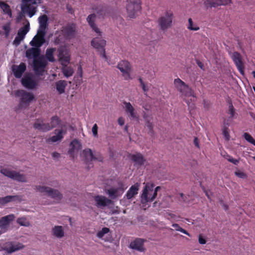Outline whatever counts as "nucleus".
Returning <instances> with one entry per match:
<instances>
[{
	"mask_svg": "<svg viewBox=\"0 0 255 255\" xmlns=\"http://www.w3.org/2000/svg\"><path fill=\"white\" fill-rule=\"evenodd\" d=\"M26 69V64L24 63H21L18 66H14L12 67V71L16 78H20L25 71Z\"/></svg>",
	"mask_w": 255,
	"mask_h": 255,
	"instance_id": "22",
	"label": "nucleus"
},
{
	"mask_svg": "<svg viewBox=\"0 0 255 255\" xmlns=\"http://www.w3.org/2000/svg\"><path fill=\"white\" fill-rule=\"evenodd\" d=\"M225 158L227 159L229 162L233 163L235 165H238L239 163V160L238 159L233 158L230 155L227 154L226 156H225Z\"/></svg>",
	"mask_w": 255,
	"mask_h": 255,
	"instance_id": "52",
	"label": "nucleus"
},
{
	"mask_svg": "<svg viewBox=\"0 0 255 255\" xmlns=\"http://www.w3.org/2000/svg\"><path fill=\"white\" fill-rule=\"evenodd\" d=\"M91 45L97 49L100 56L110 64L108 58L106 54L105 47L106 45V41L99 37H95L91 41Z\"/></svg>",
	"mask_w": 255,
	"mask_h": 255,
	"instance_id": "7",
	"label": "nucleus"
},
{
	"mask_svg": "<svg viewBox=\"0 0 255 255\" xmlns=\"http://www.w3.org/2000/svg\"><path fill=\"white\" fill-rule=\"evenodd\" d=\"M154 185L146 184L143 190L141 195V202L145 203L148 202H152L156 197L157 192L153 190Z\"/></svg>",
	"mask_w": 255,
	"mask_h": 255,
	"instance_id": "6",
	"label": "nucleus"
},
{
	"mask_svg": "<svg viewBox=\"0 0 255 255\" xmlns=\"http://www.w3.org/2000/svg\"><path fill=\"white\" fill-rule=\"evenodd\" d=\"M123 104L125 105L126 113L129 114V118L132 120L138 119L137 114L131 104L126 101L124 102Z\"/></svg>",
	"mask_w": 255,
	"mask_h": 255,
	"instance_id": "19",
	"label": "nucleus"
},
{
	"mask_svg": "<svg viewBox=\"0 0 255 255\" xmlns=\"http://www.w3.org/2000/svg\"><path fill=\"white\" fill-rule=\"evenodd\" d=\"M229 111L228 113L230 115V118H233L235 115V110L232 104L231 101H229Z\"/></svg>",
	"mask_w": 255,
	"mask_h": 255,
	"instance_id": "47",
	"label": "nucleus"
},
{
	"mask_svg": "<svg viewBox=\"0 0 255 255\" xmlns=\"http://www.w3.org/2000/svg\"><path fill=\"white\" fill-rule=\"evenodd\" d=\"M220 1V0H206L204 3L207 6L216 7L221 5Z\"/></svg>",
	"mask_w": 255,
	"mask_h": 255,
	"instance_id": "39",
	"label": "nucleus"
},
{
	"mask_svg": "<svg viewBox=\"0 0 255 255\" xmlns=\"http://www.w3.org/2000/svg\"><path fill=\"white\" fill-rule=\"evenodd\" d=\"M75 151V149L70 147V148L69 149V150L68 151V153L71 157L74 158Z\"/></svg>",
	"mask_w": 255,
	"mask_h": 255,
	"instance_id": "57",
	"label": "nucleus"
},
{
	"mask_svg": "<svg viewBox=\"0 0 255 255\" xmlns=\"http://www.w3.org/2000/svg\"><path fill=\"white\" fill-rule=\"evenodd\" d=\"M67 85V82L65 80H59L56 82V89L59 94H62L65 92Z\"/></svg>",
	"mask_w": 255,
	"mask_h": 255,
	"instance_id": "29",
	"label": "nucleus"
},
{
	"mask_svg": "<svg viewBox=\"0 0 255 255\" xmlns=\"http://www.w3.org/2000/svg\"><path fill=\"white\" fill-rule=\"evenodd\" d=\"M110 231V229L107 227L103 228L101 231L98 232L97 236L99 238H102L104 236L107 234Z\"/></svg>",
	"mask_w": 255,
	"mask_h": 255,
	"instance_id": "49",
	"label": "nucleus"
},
{
	"mask_svg": "<svg viewBox=\"0 0 255 255\" xmlns=\"http://www.w3.org/2000/svg\"><path fill=\"white\" fill-rule=\"evenodd\" d=\"M228 126V124H227V126H224L222 129L223 134L224 135L225 139L227 141L230 139V134Z\"/></svg>",
	"mask_w": 255,
	"mask_h": 255,
	"instance_id": "45",
	"label": "nucleus"
},
{
	"mask_svg": "<svg viewBox=\"0 0 255 255\" xmlns=\"http://www.w3.org/2000/svg\"><path fill=\"white\" fill-rule=\"evenodd\" d=\"M47 64V61L43 56H40L33 59V68L35 74L43 76Z\"/></svg>",
	"mask_w": 255,
	"mask_h": 255,
	"instance_id": "8",
	"label": "nucleus"
},
{
	"mask_svg": "<svg viewBox=\"0 0 255 255\" xmlns=\"http://www.w3.org/2000/svg\"><path fill=\"white\" fill-rule=\"evenodd\" d=\"M94 200L96 202L98 207H105L111 204L112 201L108 198L102 196L97 195L94 197Z\"/></svg>",
	"mask_w": 255,
	"mask_h": 255,
	"instance_id": "18",
	"label": "nucleus"
},
{
	"mask_svg": "<svg viewBox=\"0 0 255 255\" xmlns=\"http://www.w3.org/2000/svg\"><path fill=\"white\" fill-rule=\"evenodd\" d=\"M244 137L248 142L253 144L255 146V140L249 133H244Z\"/></svg>",
	"mask_w": 255,
	"mask_h": 255,
	"instance_id": "46",
	"label": "nucleus"
},
{
	"mask_svg": "<svg viewBox=\"0 0 255 255\" xmlns=\"http://www.w3.org/2000/svg\"><path fill=\"white\" fill-rule=\"evenodd\" d=\"M45 42V39H43L39 36L35 35L32 41H30V44L33 47L40 48Z\"/></svg>",
	"mask_w": 255,
	"mask_h": 255,
	"instance_id": "28",
	"label": "nucleus"
},
{
	"mask_svg": "<svg viewBox=\"0 0 255 255\" xmlns=\"http://www.w3.org/2000/svg\"><path fill=\"white\" fill-rule=\"evenodd\" d=\"M144 240L141 239H136L130 244V248L136 250L139 252H143L144 248H143Z\"/></svg>",
	"mask_w": 255,
	"mask_h": 255,
	"instance_id": "24",
	"label": "nucleus"
},
{
	"mask_svg": "<svg viewBox=\"0 0 255 255\" xmlns=\"http://www.w3.org/2000/svg\"><path fill=\"white\" fill-rule=\"evenodd\" d=\"M61 120L57 116H53L51 118L50 121V127L51 129L54 128H55L60 124Z\"/></svg>",
	"mask_w": 255,
	"mask_h": 255,
	"instance_id": "38",
	"label": "nucleus"
},
{
	"mask_svg": "<svg viewBox=\"0 0 255 255\" xmlns=\"http://www.w3.org/2000/svg\"><path fill=\"white\" fill-rule=\"evenodd\" d=\"M55 48H47L46 50L45 58L49 61L53 62L55 61L54 57V53L55 51Z\"/></svg>",
	"mask_w": 255,
	"mask_h": 255,
	"instance_id": "33",
	"label": "nucleus"
},
{
	"mask_svg": "<svg viewBox=\"0 0 255 255\" xmlns=\"http://www.w3.org/2000/svg\"><path fill=\"white\" fill-rule=\"evenodd\" d=\"M70 146L71 148L75 149V150L78 151L81 148L82 145L78 140L74 139L71 142Z\"/></svg>",
	"mask_w": 255,
	"mask_h": 255,
	"instance_id": "41",
	"label": "nucleus"
},
{
	"mask_svg": "<svg viewBox=\"0 0 255 255\" xmlns=\"http://www.w3.org/2000/svg\"><path fill=\"white\" fill-rule=\"evenodd\" d=\"M46 28L41 27H39V29L37 31V34L36 36H39L43 39H45V35L46 34L45 29Z\"/></svg>",
	"mask_w": 255,
	"mask_h": 255,
	"instance_id": "50",
	"label": "nucleus"
},
{
	"mask_svg": "<svg viewBox=\"0 0 255 255\" xmlns=\"http://www.w3.org/2000/svg\"><path fill=\"white\" fill-rule=\"evenodd\" d=\"M58 51V57L61 64L64 66L69 63L70 58L67 51L64 49H59Z\"/></svg>",
	"mask_w": 255,
	"mask_h": 255,
	"instance_id": "25",
	"label": "nucleus"
},
{
	"mask_svg": "<svg viewBox=\"0 0 255 255\" xmlns=\"http://www.w3.org/2000/svg\"><path fill=\"white\" fill-rule=\"evenodd\" d=\"M53 235L58 238L64 237V232L63 227L61 226H56L52 229Z\"/></svg>",
	"mask_w": 255,
	"mask_h": 255,
	"instance_id": "30",
	"label": "nucleus"
},
{
	"mask_svg": "<svg viewBox=\"0 0 255 255\" xmlns=\"http://www.w3.org/2000/svg\"><path fill=\"white\" fill-rule=\"evenodd\" d=\"M187 28L190 30L197 31L200 27L196 24H194L191 18L188 19V25Z\"/></svg>",
	"mask_w": 255,
	"mask_h": 255,
	"instance_id": "42",
	"label": "nucleus"
},
{
	"mask_svg": "<svg viewBox=\"0 0 255 255\" xmlns=\"http://www.w3.org/2000/svg\"><path fill=\"white\" fill-rule=\"evenodd\" d=\"M235 174L241 178H244L245 177V174L242 172H236Z\"/></svg>",
	"mask_w": 255,
	"mask_h": 255,
	"instance_id": "60",
	"label": "nucleus"
},
{
	"mask_svg": "<svg viewBox=\"0 0 255 255\" xmlns=\"http://www.w3.org/2000/svg\"><path fill=\"white\" fill-rule=\"evenodd\" d=\"M130 159L135 163V165L141 166L142 165L146 160L144 156L140 152H137L135 154H132L129 155Z\"/></svg>",
	"mask_w": 255,
	"mask_h": 255,
	"instance_id": "20",
	"label": "nucleus"
},
{
	"mask_svg": "<svg viewBox=\"0 0 255 255\" xmlns=\"http://www.w3.org/2000/svg\"><path fill=\"white\" fill-rule=\"evenodd\" d=\"M174 84L182 96L184 97H196L193 90L180 79L177 78L174 79Z\"/></svg>",
	"mask_w": 255,
	"mask_h": 255,
	"instance_id": "3",
	"label": "nucleus"
},
{
	"mask_svg": "<svg viewBox=\"0 0 255 255\" xmlns=\"http://www.w3.org/2000/svg\"><path fill=\"white\" fill-rule=\"evenodd\" d=\"M143 118L145 121V126L149 129V132L152 134H154L153 125L151 122L152 119V117H150L147 115H144L143 116Z\"/></svg>",
	"mask_w": 255,
	"mask_h": 255,
	"instance_id": "31",
	"label": "nucleus"
},
{
	"mask_svg": "<svg viewBox=\"0 0 255 255\" xmlns=\"http://www.w3.org/2000/svg\"><path fill=\"white\" fill-rule=\"evenodd\" d=\"M33 127L35 129L39 131L46 132L51 129L50 124L43 123V121L41 119H38L33 124Z\"/></svg>",
	"mask_w": 255,
	"mask_h": 255,
	"instance_id": "17",
	"label": "nucleus"
},
{
	"mask_svg": "<svg viewBox=\"0 0 255 255\" xmlns=\"http://www.w3.org/2000/svg\"><path fill=\"white\" fill-rule=\"evenodd\" d=\"M76 29V26L75 24L73 23H69L63 27L62 32L65 38L71 39L75 36Z\"/></svg>",
	"mask_w": 255,
	"mask_h": 255,
	"instance_id": "13",
	"label": "nucleus"
},
{
	"mask_svg": "<svg viewBox=\"0 0 255 255\" xmlns=\"http://www.w3.org/2000/svg\"><path fill=\"white\" fill-rule=\"evenodd\" d=\"M23 39L22 38L17 35L13 41V44L17 46L20 43L21 41Z\"/></svg>",
	"mask_w": 255,
	"mask_h": 255,
	"instance_id": "54",
	"label": "nucleus"
},
{
	"mask_svg": "<svg viewBox=\"0 0 255 255\" xmlns=\"http://www.w3.org/2000/svg\"><path fill=\"white\" fill-rule=\"evenodd\" d=\"M172 226L175 229V230L176 231H179V232L188 236L189 237H191L190 234L186 230H185L184 229L180 227V226L178 224H175V223L173 224Z\"/></svg>",
	"mask_w": 255,
	"mask_h": 255,
	"instance_id": "44",
	"label": "nucleus"
},
{
	"mask_svg": "<svg viewBox=\"0 0 255 255\" xmlns=\"http://www.w3.org/2000/svg\"><path fill=\"white\" fill-rule=\"evenodd\" d=\"M173 13L171 10L166 11L165 14L160 16L157 20L159 29L165 31L169 28L172 23Z\"/></svg>",
	"mask_w": 255,
	"mask_h": 255,
	"instance_id": "5",
	"label": "nucleus"
},
{
	"mask_svg": "<svg viewBox=\"0 0 255 255\" xmlns=\"http://www.w3.org/2000/svg\"><path fill=\"white\" fill-rule=\"evenodd\" d=\"M140 86L144 92H145L148 91V88L146 87L144 83L143 84H141Z\"/></svg>",
	"mask_w": 255,
	"mask_h": 255,
	"instance_id": "62",
	"label": "nucleus"
},
{
	"mask_svg": "<svg viewBox=\"0 0 255 255\" xmlns=\"http://www.w3.org/2000/svg\"><path fill=\"white\" fill-rule=\"evenodd\" d=\"M1 173L13 180L18 182H26L27 178L24 174H20L19 172L10 170L7 168H1L0 170Z\"/></svg>",
	"mask_w": 255,
	"mask_h": 255,
	"instance_id": "10",
	"label": "nucleus"
},
{
	"mask_svg": "<svg viewBox=\"0 0 255 255\" xmlns=\"http://www.w3.org/2000/svg\"><path fill=\"white\" fill-rule=\"evenodd\" d=\"M197 64L201 69H203L204 64L201 62L197 61Z\"/></svg>",
	"mask_w": 255,
	"mask_h": 255,
	"instance_id": "63",
	"label": "nucleus"
},
{
	"mask_svg": "<svg viewBox=\"0 0 255 255\" xmlns=\"http://www.w3.org/2000/svg\"><path fill=\"white\" fill-rule=\"evenodd\" d=\"M38 21L39 23V27H41L42 28L47 27L48 17L46 14L40 16L38 18Z\"/></svg>",
	"mask_w": 255,
	"mask_h": 255,
	"instance_id": "37",
	"label": "nucleus"
},
{
	"mask_svg": "<svg viewBox=\"0 0 255 255\" xmlns=\"http://www.w3.org/2000/svg\"><path fill=\"white\" fill-rule=\"evenodd\" d=\"M2 29L5 31V37H7L9 36L10 30V25L9 23H7L2 26Z\"/></svg>",
	"mask_w": 255,
	"mask_h": 255,
	"instance_id": "51",
	"label": "nucleus"
},
{
	"mask_svg": "<svg viewBox=\"0 0 255 255\" xmlns=\"http://www.w3.org/2000/svg\"><path fill=\"white\" fill-rule=\"evenodd\" d=\"M95 18H96V14L95 13L91 14L89 15H88V17L87 18V20L89 25L92 28V29L95 32H96L97 33H98L100 35H101L100 30L97 27L96 24L95 23Z\"/></svg>",
	"mask_w": 255,
	"mask_h": 255,
	"instance_id": "26",
	"label": "nucleus"
},
{
	"mask_svg": "<svg viewBox=\"0 0 255 255\" xmlns=\"http://www.w3.org/2000/svg\"><path fill=\"white\" fill-rule=\"evenodd\" d=\"M41 0H22L21 9L23 13L32 17L36 12L37 4L40 3Z\"/></svg>",
	"mask_w": 255,
	"mask_h": 255,
	"instance_id": "2",
	"label": "nucleus"
},
{
	"mask_svg": "<svg viewBox=\"0 0 255 255\" xmlns=\"http://www.w3.org/2000/svg\"><path fill=\"white\" fill-rule=\"evenodd\" d=\"M231 58L240 73L243 75L244 73L245 67L242 57L240 53L238 52H234L232 53Z\"/></svg>",
	"mask_w": 255,
	"mask_h": 255,
	"instance_id": "14",
	"label": "nucleus"
},
{
	"mask_svg": "<svg viewBox=\"0 0 255 255\" xmlns=\"http://www.w3.org/2000/svg\"><path fill=\"white\" fill-rule=\"evenodd\" d=\"M52 156L53 158H57L60 157V154L57 152H54L52 153Z\"/></svg>",
	"mask_w": 255,
	"mask_h": 255,
	"instance_id": "61",
	"label": "nucleus"
},
{
	"mask_svg": "<svg viewBox=\"0 0 255 255\" xmlns=\"http://www.w3.org/2000/svg\"><path fill=\"white\" fill-rule=\"evenodd\" d=\"M220 4L222 5H227L232 2V0H220Z\"/></svg>",
	"mask_w": 255,
	"mask_h": 255,
	"instance_id": "56",
	"label": "nucleus"
},
{
	"mask_svg": "<svg viewBox=\"0 0 255 255\" xmlns=\"http://www.w3.org/2000/svg\"><path fill=\"white\" fill-rule=\"evenodd\" d=\"M55 132L57 134L56 135L52 136L50 138V140L53 142L60 140L63 137L62 129H60V130L59 129H55Z\"/></svg>",
	"mask_w": 255,
	"mask_h": 255,
	"instance_id": "34",
	"label": "nucleus"
},
{
	"mask_svg": "<svg viewBox=\"0 0 255 255\" xmlns=\"http://www.w3.org/2000/svg\"><path fill=\"white\" fill-rule=\"evenodd\" d=\"M15 219L13 214H10L0 219V234L5 233L8 230L11 222Z\"/></svg>",
	"mask_w": 255,
	"mask_h": 255,
	"instance_id": "12",
	"label": "nucleus"
},
{
	"mask_svg": "<svg viewBox=\"0 0 255 255\" xmlns=\"http://www.w3.org/2000/svg\"><path fill=\"white\" fill-rule=\"evenodd\" d=\"M141 0H128L126 9L128 15L130 18H134L141 12Z\"/></svg>",
	"mask_w": 255,
	"mask_h": 255,
	"instance_id": "1",
	"label": "nucleus"
},
{
	"mask_svg": "<svg viewBox=\"0 0 255 255\" xmlns=\"http://www.w3.org/2000/svg\"><path fill=\"white\" fill-rule=\"evenodd\" d=\"M124 189L122 187L117 188H111L107 190L106 193L112 199H116L120 196L123 193Z\"/></svg>",
	"mask_w": 255,
	"mask_h": 255,
	"instance_id": "23",
	"label": "nucleus"
},
{
	"mask_svg": "<svg viewBox=\"0 0 255 255\" xmlns=\"http://www.w3.org/2000/svg\"><path fill=\"white\" fill-rule=\"evenodd\" d=\"M21 248V247L15 248L14 246H11L9 248V253H12V252H15V251H17V250H19V249H20Z\"/></svg>",
	"mask_w": 255,
	"mask_h": 255,
	"instance_id": "59",
	"label": "nucleus"
},
{
	"mask_svg": "<svg viewBox=\"0 0 255 255\" xmlns=\"http://www.w3.org/2000/svg\"><path fill=\"white\" fill-rule=\"evenodd\" d=\"M40 49L37 47H31L27 50H26L25 52V56L26 57L30 59H35L40 56Z\"/></svg>",
	"mask_w": 255,
	"mask_h": 255,
	"instance_id": "21",
	"label": "nucleus"
},
{
	"mask_svg": "<svg viewBox=\"0 0 255 255\" xmlns=\"http://www.w3.org/2000/svg\"><path fill=\"white\" fill-rule=\"evenodd\" d=\"M117 67L122 73V75L125 80H129L131 79L130 74L131 66L128 61L122 60L118 64Z\"/></svg>",
	"mask_w": 255,
	"mask_h": 255,
	"instance_id": "11",
	"label": "nucleus"
},
{
	"mask_svg": "<svg viewBox=\"0 0 255 255\" xmlns=\"http://www.w3.org/2000/svg\"><path fill=\"white\" fill-rule=\"evenodd\" d=\"M98 127L96 124H94L92 129V131L93 134L94 136L97 137L98 136Z\"/></svg>",
	"mask_w": 255,
	"mask_h": 255,
	"instance_id": "53",
	"label": "nucleus"
},
{
	"mask_svg": "<svg viewBox=\"0 0 255 255\" xmlns=\"http://www.w3.org/2000/svg\"><path fill=\"white\" fill-rule=\"evenodd\" d=\"M21 82L22 86L27 89H34L37 86V83L29 76H24Z\"/></svg>",
	"mask_w": 255,
	"mask_h": 255,
	"instance_id": "16",
	"label": "nucleus"
},
{
	"mask_svg": "<svg viewBox=\"0 0 255 255\" xmlns=\"http://www.w3.org/2000/svg\"><path fill=\"white\" fill-rule=\"evenodd\" d=\"M62 72L64 76L68 78L73 74L74 71L71 67L65 66L62 68Z\"/></svg>",
	"mask_w": 255,
	"mask_h": 255,
	"instance_id": "35",
	"label": "nucleus"
},
{
	"mask_svg": "<svg viewBox=\"0 0 255 255\" xmlns=\"http://www.w3.org/2000/svg\"><path fill=\"white\" fill-rule=\"evenodd\" d=\"M194 143L196 146H197L198 147H199V143H198V139L197 137H195V138L194 139Z\"/></svg>",
	"mask_w": 255,
	"mask_h": 255,
	"instance_id": "64",
	"label": "nucleus"
},
{
	"mask_svg": "<svg viewBox=\"0 0 255 255\" xmlns=\"http://www.w3.org/2000/svg\"><path fill=\"white\" fill-rule=\"evenodd\" d=\"M0 7L2 9L4 13H6L9 16H11V10L8 4L4 2L0 1Z\"/></svg>",
	"mask_w": 255,
	"mask_h": 255,
	"instance_id": "36",
	"label": "nucleus"
},
{
	"mask_svg": "<svg viewBox=\"0 0 255 255\" xmlns=\"http://www.w3.org/2000/svg\"><path fill=\"white\" fill-rule=\"evenodd\" d=\"M17 223L22 226L28 227L30 225L29 222L25 217L19 218L17 219Z\"/></svg>",
	"mask_w": 255,
	"mask_h": 255,
	"instance_id": "43",
	"label": "nucleus"
},
{
	"mask_svg": "<svg viewBox=\"0 0 255 255\" xmlns=\"http://www.w3.org/2000/svg\"><path fill=\"white\" fill-rule=\"evenodd\" d=\"M83 154L87 160H97L102 161L103 157L99 153H93L92 150L90 148H86L83 150Z\"/></svg>",
	"mask_w": 255,
	"mask_h": 255,
	"instance_id": "15",
	"label": "nucleus"
},
{
	"mask_svg": "<svg viewBox=\"0 0 255 255\" xmlns=\"http://www.w3.org/2000/svg\"><path fill=\"white\" fill-rule=\"evenodd\" d=\"M35 189L37 192L45 193L48 197L59 202L63 198L62 194L58 190L45 186L37 185Z\"/></svg>",
	"mask_w": 255,
	"mask_h": 255,
	"instance_id": "4",
	"label": "nucleus"
},
{
	"mask_svg": "<svg viewBox=\"0 0 255 255\" xmlns=\"http://www.w3.org/2000/svg\"><path fill=\"white\" fill-rule=\"evenodd\" d=\"M97 13L100 15L104 16L106 14V7L103 6H100L97 8H94Z\"/></svg>",
	"mask_w": 255,
	"mask_h": 255,
	"instance_id": "48",
	"label": "nucleus"
},
{
	"mask_svg": "<svg viewBox=\"0 0 255 255\" xmlns=\"http://www.w3.org/2000/svg\"><path fill=\"white\" fill-rule=\"evenodd\" d=\"M18 197L17 196H6L4 197L0 198V203L1 204H5L12 200H15V199H17Z\"/></svg>",
	"mask_w": 255,
	"mask_h": 255,
	"instance_id": "40",
	"label": "nucleus"
},
{
	"mask_svg": "<svg viewBox=\"0 0 255 255\" xmlns=\"http://www.w3.org/2000/svg\"><path fill=\"white\" fill-rule=\"evenodd\" d=\"M199 243L200 244L204 245L206 243V240L205 239L202 237V236L201 235H199Z\"/></svg>",
	"mask_w": 255,
	"mask_h": 255,
	"instance_id": "55",
	"label": "nucleus"
},
{
	"mask_svg": "<svg viewBox=\"0 0 255 255\" xmlns=\"http://www.w3.org/2000/svg\"><path fill=\"white\" fill-rule=\"evenodd\" d=\"M14 94L16 97L20 98V106H28L30 103L34 99L33 94L23 90L15 91Z\"/></svg>",
	"mask_w": 255,
	"mask_h": 255,
	"instance_id": "9",
	"label": "nucleus"
},
{
	"mask_svg": "<svg viewBox=\"0 0 255 255\" xmlns=\"http://www.w3.org/2000/svg\"><path fill=\"white\" fill-rule=\"evenodd\" d=\"M29 26L30 24L29 22H28L27 24L22 27L18 30L17 35L23 39L25 35L29 30Z\"/></svg>",
	"mask_w": 255,
	"mask_h": 255,
	"instance_id": "32",
	"label": "nucleus"
},
{
	"mask_svg": "<svg viewBox=\"0 0 255 255\" xmlns=\"http://www.w3.org/2000/svg\"><path fill=\"white\" fill-rule=\"evenodd\" d=\"M138 190L139 185L137 183L132 185L127 192L126 195L127 198L128 199H131L135 195L137 194Z\"/></svg>",
	"mask_w": 255,
	"mask_h": 255,
	"instance_id": "27",
	"label": "nucleus"
},
{
	"mask_svg": "<svg viewBox=\"0 0 255 255\" xmlns=\"http://www.w3.org/2000/svg\"><path fill=\"white\" fill-rule=\"evenodd\" d=\"M118 124L120 126H123L125 124V119L123 117H120L118 120Z\"/></svg>",
	"mask_w": 255,
	"mask_h": 255,
	"instance_id": "58",
	"label": "nucleus"
}]
</instances>
